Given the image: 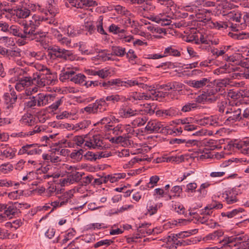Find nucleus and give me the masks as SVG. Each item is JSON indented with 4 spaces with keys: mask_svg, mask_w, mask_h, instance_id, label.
<instances>
[{
    "mask_svg": "<svg viewBox=\"0 0 249 249\" xmlns=\"http://www.w3.org/2000/svg\"><path fill=\"white\" fill-rule=\"evenodd\" d=\"M43 20V17L34 15L31 19L26 20L23 23V29L16 25H12L8 33L22 39L20 44L22 45H24L28 41L38 39V35H40L42 36H44V33L39 32L37 30L40 22Z\"/></svg>",
    "mask_w": 249,
    "mask_h": 249,
    "instance_id": "obj_1",
    "label": "nucleus"
},
{
    "mask_svg": "<svg viewBox=\"0 0 249 249\" xmlns=\"http://www.w3.org/2000/svg\"><path fill=\"white\" fill-rule=\"evenodd\" d=\"M145 130L149 133H160L164 135L171 134L173 131L167 126H164L160 122L152 120L148 122Z\"/></svg>",
    "mask_w": 249,
    "mask_h": 249,
    "instance_id": "obj_2",
    "label": "nucleus"
},
{
    "mask_svg": "<svg viewBox=\"0 0 249 249\" xmlns=\"http://www.w3.org/2000/svg\"><path fill=\"white\" fill-rule=\"evenodd\" d=\"M43 72L44 73L40 74L38 78H36V80H32V84L36 85L38 87L53 85L56 78L55 75L51 73L50 69Z\"/></svg>",
    "mask_w": 249,
    "mask_h": 249,
    "instance_id": "obj_3",
    "label": "nucleus"
},
{
    "mask_svg": "<svg viewBox=\"0 0 249 249\" xmlns=\"http://www.w3.org/2000/svg\"><path fill=\"white\" fill-rule=\"evenodd\" d=\"M227 115V118L226 122L234 123L237 121L243 120L242 110L237 107H228L226 111Z\"/></svg>",
    "mask_w": 249,
    "mask_h": 249,
    "instance_id": "obj_4",
    "label": "nucleus"
},
{
    "mask_svg": "<svg viewBox=\"0 0 249 249\" xmlns=\"http://www.w3.org/2000/svg\"><path fill=\"white\" fill-rule=\"evenodd\" d=\"M139 114V111L131 107L130 106L124 104L118 109V115L119 118L128 119L136 116Z\"/></svg>",
    "mask_w": 249,
    "mask_h": 249,
    "instance_id": "obj_5",
    "label": "nucleus"
},
{
    "mask_svg": "<svg viewBox=\"0 0 249 249\" xmlns=\"http://www.w3.org/2000/svg\"><path fill=\"white\" fill-rule=\"evenodd\" d=\"M241 14L238 11H233L228 13L227 14V18L229 20V23L230 25V28H231V30L232 31L236 32L239 30H234L233 27L235 26V25L238 24H242L243 19L241 18Z\"/></svg>",
    "mask_w": 249,
    "mask_h": 249,
    "instance_id": "obj_6",
    "label": "nucleus"
},
{
    "mask_svg": "<svg viewBox=\"0 0 249 249\" xmlns=\"http://www.w3.org/2000/svg\"><path fill=\"white\" fill-rule=\"evenodd\" d=\"M42 151L36 143L23 145L18 152V155L27 154L28 155H39Z\"/></svg>",
    "mask_w": 249,
    "mask_h": 249,
    "instance_id": "obj_7",
    "label": "nucleus"
},
{
    "mask_svg": "<svg viewBox=\"0 0 249 249\" xmlns=\"http://www.w3.org/2000/svg\"><path fill=\"white\" fill-rule=\"evenodd\" d=\"M84 146L94 149L102 148L104 147L102 138L99 135H94L89 141H86Z\"/></svg>",
    "mask_w": 249,
    "mask_h": 249,
    "instance_id": "obj_8",
    "label": "nucleus"
},
{
    "mask_svg": "<svg viewBox=\"0 0 249 249\" xmlns=\"http://www.w3.org/2000/svg\"><path fill=\"white\" fill-rule=\"evenodd\" d=\"M237 193L235 190L229 188L222 194V197L228 204H231L237 202Z\"/></svg>",
    "mask_w": 249,
    "mask_h": 249,
    "instance_id": "obj_9",
    "label": "nucleus"
},
{
    "mask_svg": "<svg viewBox=\"0 0 249 249\" xmlns=\"http://www.w3.org/2000/svg\"><path fill=\"white\" fill-rule=\"evenodd\" d=\"M12 6L14 14L18 18H25L30 15V10L24 7L22 3L16 6L13 5Z\"/></svg>",
    "mask_w": 249,
    "mask_h": 249,
    "instance_id": "obj_10",
    "label": "nucleus"
},
{
    "mask_svg": "<svg viewBox=\"0 0 249 249\" xmlns=\"http://www.w3.org/2000/svg\"><path fill=\"white\" fill-rule=\"evenodd\" d=\"M37 101V106L43 107L53 101L54 97L51 94H47L42 93L37 94L35 96Z\"/></svg>",
    "mask_w": 249,
    "mask_h": 249,
    "instance_id": "obj_11",
    "label": "nucleus"
},
{
    "mask_svg": "<svg viewBox=\"0 0 249 249\" xmlns=\"http://www.w3.org/2000/svg\"><path fill=\"white\" fill-rule=\"evenodd\" d=\"M57 58H60L65 60L73 61L76 59V56L69 50L62 49L58 46Z\"/></svg>",
    "mask_w": 249,
    "mask_h": 249,
    "instance_id": "obj_12",
    "label": "nucleus"
},
{
    "mask_svg": "<svg viewBox=\"0 0 249 249\" xmlns=\"http://www.w3.org/2000/svg\"><path fill=\"white\" fill-rule=\"evenodd\" d=\"M176 234H171V235L168 236L167 238L165 239L167 248L170 249H175L177 248L178 246H182L181 239L178 240Z\"/></svg>",
    "mask_w": 249,
    "mask_h": 249,
    "instance_id": "obj_13",
    "label": "nucleus"
},
{
    "mask_svg": "<svg viewBox=\"0 0 249 249\" xmlns=\"http://www.w3.org/2000/svg\"><path fill=\"white\" fill-rule=\"evenodd\" d=\"M182 86V84L174 81L168 83L166 84L159 85V87L157 88V89H163L164 90H173L174 91H180L181 90Z\"/></svg>",
    "mask_w": 249,
    "mask_h": 249,
    "instance_id": "obj_14",
    "label": "nucleus"
},
{
    "mask_svg": "<svg viewBox=\"0 0 249 249\" xmlns=\"http://www.w3.org/2000/svg\"><path fill=\"white\" fill-rule=\"evenodd\" d=\"M210 84V79L207 78H202L199 80H190L189 82L190 86L196 89H200L206 85L208 86Z\"/></svg>",
    "mask_w": 249,
    "mask_h": 249,
    "instance_id": "obj_15",
    "label": "nucleus"
},
{
    "mask_svg": "<svg viewBox=\"0 0 249 249\" xmlns=\"http://www.w3.org/2000/svg\"><path fill=\"white\" fill-rule=\"evenodd\" d=\"M224 234L222 230H218L209 233L203 238V241L205 242H211V241H216Z\"/></svg>",
    "mask_w": 249,
    "mask_h": 249,
    "instance_id": "obj_16",
    "label": "nucleus"
},
{
    "mask_svg": "<svg viewBox=\"0 0 249 249\" xmlns=\"http://www.w3.org/2000/svg\"><path fill=\"white\" fill-rule=\"evenodd\" d=\"M72 170L67 174L68 179L70 180V183H73L74 182H78L84 173L77 172L75 169H73L72 166L70 167Z\"/></svg>",
    "mask_w": 249,
    "mask_h": 249,
    "instance_id": "obj_17",
    "label": "nucleus"
},
{
    "mask_svg": "<svg viewBox=\"0 0 249 249\" xmlns=\"http://www.w3.org/2000/svg\"><path fill=\"white\" fill-rule=\"evenodd\" d=\"M96 114L104 112L107 110L108 104L104 98L96 100L94 103Z\"/></svg>",
    "mask_w": 249,
    "mask_h": 249,
    "instance_id": "obj_18",
    "label": "nucleus"
},
{
    "mask_svg": "<svg viewBox=\"0 0 249 249\" xmlns=\"http://www.w3.org/2000/svg\"><path fill=\"white\" fill-rule=\"evenodd\" d=\"M32 84L31 76H25L21 78L15 85V89L19 91L24 89L25 86H29Z\"/></svg>",
    "mask_w": 249,
    "mask_h": 249,
    "instance_id": "obj_19",
    "label": "nucleus"
},
{
    "mask_svg": "<svg viewBox=\"0 0 249 249\" xmlns=\"http://www.w3.org/2000/svg\"><path fill=\"white\" fill-rule=\"evenodd\" d=\"M151 96L146 93H139L137 92H133L130 96L128 100L134 102L136 100H149L151 99Z\"/></svg>",
    "mask_w": 249,
    "mask_h": 249,
    "instance_id": "obj_20",
    "label": "nucleus"
},
{
    "mask_svg": "<svg viewBox=\"0 0 249 249\" xmlns=\"http://www.w3.org/2000/svg\"><path fill=\"white\" fill-rule=\"evenodd\" d=\"M234 146L244 154H249V141H240L234 144Z\"/></svg>",
    "mask_w": 249,
    "mask_h": 249,
    "instance_id": "obj_21",
    "label": "nucleus"
},
{
    "mask_svg": "<svg viewBox=\"0 0 249 249\" xmlns=\"http://www.w3.org/2000/svg\"><path fill=\"white\" fill-rule=\"evenodd\" d=\"M198 124L202 125L215 126L218 124V122L216 119L213 118V116H210L199 120Z\"/></svg>",
    "mask_w": 249,
    "mask_h": 249,
    "instance_id": "obj_22",
    "label": "nucleus"
},
{
    "mask_svg": "<svg viewBox=\"0 0 249 249\" xmlns=\"http://www.w3.org/2000/svg\"><path fill=\"white\" fill-rule=\"evenodd\" d=\"M22 204L18 203H15L14 205L7 206L6 209L5 210L4 214L7 216H10L11 215H14L17 213L18 208H21Z\"/></svg>",
    "mask_w": 249,
    "mask_h": 249,
    "instance_id": "obj_23",
    "label": "nucleus"
},
{
    "mask_svg": "<svg viewBox=\"0 0 249 249\" xmlns=\"http://www.w3.org/2000/svg\"><path fill=\"white\" fill-rule=\"evenodd\" d=\"M148 121V118L145 116L137 117L133 120L131 124L134 127H140L143 125Z\"/></svg>",
    "mask_w": 249,
    "mask_h": 249,
    "instance_id": "obj_24",
    "label": "nucleus"
},
{
    "mask_svg": "<svg viewBox=\"0 0 249 249\" xmlns=\"http://www.w3.org/2000/svg\"><path fill=\"white\" fill-rule=\"evenodd\" d=\"M212 27L217 30H224L230 27L229 23L223 21H213L211 22Z\"/></svg>",
    "mask_w": 249,
    "mask_h": 249,
    "instance_id": "obj_25",
    "label": "nucleus"
},
{
    "mask_svg": "<svg viewBox=\"0 0 249 249\" xmlns=\"http://www.w3.org/2000/svg\"><path fill=\"white\" fill-rule=\"evenodd\" d=\"M73 195L71 191L64 193L63 195L58 196V200L60 201V205H66L69 201H71Z\"/></svg>",
    "mask_w": 249,
    "mask_h": 249,
    "instance_id": "obj_26",
    "label": "nucleus"
},
{
    "mask_svg": "<svg viewBox=\"0 0 249 249\" xmlns=\"http://www.w3.org/2000/svg\"><path fill=\"white\" fill-rule=\"evenodd\" d=\"M86 76L81 73L76 74L71 78V81L73 82L75 84H78L83 85H87V82H86Z\"/></svg>",
    "mask_w": 249,
    "mask_h": 249,
    "instance_id": "obj_27",
    "label": "nucleus"
},
{
    "mask_svg": "<svg viewBox=\"0 0 249 249\" xmlns=\"http://www.w3.org/2000/svg\"><path fill=\"white\" fill-rule=\"evenodd\" d=\"M244 211V209L241 208L238 209H235L231 211L227 212H223L221 213V215L223 217H227L229 218H231L235 216L238 215L240 213H242Z\"/></svg>",
    "mask_w": 249,
    "mask_h": 249,
    "instance_id": "obj_28",
    "label": "nucleus"
},
{
    "mask_svg": "<svg viewBox=\"0 0 249 249\" xmlns=\"http://www.w3.org/2000/svg\"><path fill=\"white\" fill-rule=\"evenodd\" d=\"M140 81L139 78L136 80H128L127 81H123L120 79L119 87H124L125 88H129L135 85H139Z\"/></svg>",
    "mask_w": 249,
    "mask_h": 249,
    "instance_id": "obj_29",
    "label": "nucleus"
},
{
    "mask_svg": "<svg viewBox=\"0 0 249 249\" xmlns=\"http://www.w3.org/2000/svg\"><path fill=\"white\" fill-rule=\"evenodd\" d=\"M164 56L172 55L174 56H179L180 52L175 48V46H171L165 48L164 52Z\"/></svg>",
    "mask_w": 249,
    "mask_h": 249,
    "instance_id": "obj_30",
    "label": "nucleus"
},
{
    "mask_svg": "<svg viewBox=\"0 0 249 249\" xmlns=\"http://www.w3.org/2000/svg\"><path fill=\"white\" fill-rule=\"evenodd\" d=\"M75 74V72L71 70H64L61 71V73L60 75V81L63 82L66 79H70L71 80V78Z\"/></svg>",
    "mask_w": 249,
    "mask_h": 249,
    "instance_id": "obj_31",
    "label": "nucleus"
},
{
    "mask_svg": "<svg viewBox=\"0 0 249 249\" xmlns=\"http://www.w3.org/2000/svg\"><path fill=\"white\" fill-rule=\"evenodd\" d=\"M35 66L37 71L34 73L33 76H31L32 80H36V78H38V76L40 75V74L44 73V71L49 69L46 66L40 64H36Z\"/></svg>",
    "mask_w": 249,
    "mask_h": 249,
    "instance_id": "obj_32",
    "label": "nucleus"
},
{
    "mask_svg": "<svg viewBox=\"0 0 249 249\" xmlns=\"http://www.w3.org/2000/svg\"><path fill=\"white\" fill-rule=\"evenodd\" d=\"M21 121L23 124L28 126H32L35 124V118L30 114L23 116Z\"/></svg>",
    "mask_w": 249,
    "mask_h": 249,
    "instance_id": "obj_33",
    "label": "nucleus"
},
{
    "mask_svg": "<svg viewBox=\"0 0 249 249\" xmlns=\"http://www.w3.org/2000/svg\"><path fill=\"white\" fill-rule=\"evenodd\" d=\"M126 53L124 48L120 46H113L111 48V54L122 57Z\"/></svg>",
    "mask_w": 249,
    "mask_h": 249,
    "instance_id": "obj_34",
    "label": "nucleus"
},
{
    "mask_svg": "<svg viewBox=\"0 0 249 249\" xmlns=\"http://www.w3.org/2000/svg\"><path fill=\"white\" fill-rule=\"evenodd\" d=\"M246 26L249 27V13H247L245 15L243 18L242 24L235 25V26L233 27L234 30H242L244 29Z\"/></svg>",
    "mask_w": 249,
    "mask_h": 249,
    "instance_id": "obj_35",
    "label": "nucleus"
},
{
    "mask_svg": "<svg viewBox=\"0 0 249 249\" xmlns=\"http://www.w3.org/2000/svg\"><path fill=\"white\" fill-rule=\"evenodd\" d=\"M120 78L111 79L107 82L102 83V87H104L106 89L111 88L112 86L119 87Z\"/></svg>",
    "mask_w": 249,
    "mask_h": 249,
    "instance_id": "obj_36",
    "label": "nucleus"
},
{
    "mask_svg": "<svg viewBox=\"0 0 249 249\" xmlns=\"http://www.w3.org/2000/svg\"><path fill=\"white\" fill-rule=\"evenodd\" d=\"M57 46H50L48 49V55L51 59L57 58Z\"/></svg>",
    "mask_w": 249,
    "mask_h": 249,
    "instance_id": "obj_37",
    "label": "nucleus"
},
{
    "mask_svg": "<svg viewBox=\"0 0 249 249\" xmlns=\"http://www.w3.org/2000/svg\"><path fill=\"white\" fill-rule=\"evenodd\" d=\"M197 107L196 103L188 102L182 106L181 111L183 112H188L197 109Z\"/></svg>",
    "mask_w": 249,
    "mask_h": 249,
    "instance_id": "obj_38",
    "label": "nucleus"
},
{
    "mask_svg": "<svg viewBox=\"0 0 249 249\" xmlns=\"http://www.w3.org/2000/svg\"><path fill=\"white\" fill-rule=\"evenodd\" d=\"M196 102L198 103H204L205 102H207L209 103H212L215 102V99L213 98H208L207 96L203 92L202 94L198 96L196 98Z\"/></svg>",
    "mask_w": 249,
    "mask_h": 249,
    "instance_id": "obj_39",
    "label": "nucleus"
},
{
    "mask_svg": "<svg viewBox=\"0 0 249 249\" xmlns=\"http://www.w3.org/2000/svg\"><path fill=\"white\" fill-rule=\"evenodd\" d=\"M95 28L97 31L100 34L107 35V33L103 28V18L102 16L99 17L97 21L95 22Z\"/></svg>",
    "mask_w": 249,
    "mask_h": 249,
    "instance_id": "obj_40",
    "label": "nucleus"
},
{
    "mask_svg": "<svg viewBox=\"0 0 249 249\" xmlns=\"http://www.w3.org/2000/svg\"><path fill=\"white\" fill-rule=\"evenodd\" d=\"M125 176L126 175L125 173H117L112 175H108L107 178L110 182L113 183L118 181L120 179L124 178Z\"/></svg>",
    "mask_w": 249,
    "mask_h": 249,
    "instance_id": "obj_41",
    "label": "nucleus"
},
{
    "mask_svg": "<svg viewBox=\"0 0 249 249\" xmlns=\"http://www.w3.org/2000/svg\"><path fill=\"white\" fill-rule=\"evenodd\" d=\"M85 30L90 35L94 34L96 31L95 22L89 21L85 23Z\"/></svg>",
    "mask_w": 249,
    "mask_h": 249,
    "instance_id": "obj_42",
    "label": "nucleus"
},
{
    "mask_svg": "<svg viewBox=\"0 0 249 249\" xmlns=\"http://www.w3.org/2000/svg\"><path fill=\"white\" fill-rule=\"evenodd\" d=\"M83 154L84 150L82 149L78 150H74L71 153V157L77 161H79L82 159Z\"/></svg>",
    "mask_w": 249,
    "mask_h": 249,
    "instance_id": "obj_43",
    "label": "nucleus"
},
{
    "mask_svg": "<svg viewBox=\"0 0 249 249\" xmlns=\"http://www.w3.org/2000/svg\"><path fill=\"white\" fill-rule=\"evenodd\" d=\"M16 150L10 147H7L6 149L1 152V155L4 156L5 158L12 159L15 155Z\"/></svg>",
    "mask_w": 249,
    "mask_h": 249,
    "instance_id": "obj_44",
    "label": "nucleus"
},
{
    "mask_svg": "<svg viewBox=\"0 0 249 249\" xmlns=\"http://www.w3.org/2000/svg\"><path fill=\"white\" fill-rule=\"evenodd\" d=\"M166 159L167 162H175L176 163H179L184 161V158L183 155L178 156H172L167 157Z\"/></svg>",
    "mask_w": 249,
    "mask_h": 249,
    "instance_id": "obj_45",
    "label": "nucleus"
},
{
    "mask_svg": "<svg viewBox=\"0 0 249 249\" xmlns=\"http://www.w3.org/2000/svg\"><path fill=\"white\" fill-rule=\"evenodd\" d=\"M72 6L77 8H84L85 0H67Z\"/></svg>",
    "mask_w": 249,
    "mask_h": 249,
    "instance_id": "obj_46",
    "label": "nucleus"
},
{
    "mask_svg": "<svg viewBox=\"0 0 249 249\" xmlns=\"http://www.w3.org/2000/svg\"><path fill=\"white\" fill-rule=\"evenodd\" d=\"M173 208L174 209L175 211L179 214H182L185 216L186 215L187 213L185 212V209L183 205L180 204L179 203H177L173 205Z\"/></svg>",
    "mask_w": 249,
    "mask_h": 249,
    "instance_id": "obj_47",
    "label": "nucleus"
},
{
    "mask_svg": "<svg viewBox=\"0 0 249 249\" xmlns=\"http://www.w3.org/2000/svg\"><path fill=\"white\" fill-rule=\"evenodd\" d=\"M217 90L215 89H208L206 91H204V93L207 96L208 98H214L215 99V102L218 99V96H220L219 95H215L216 94Z\"/></svg>",
    "mask_w": 249,
    "mask_h": 249,
    "instance_id": "obj_48",
    "label": "nucleus"
},
{
    "mask_svg": "<svg viewBox=\"0 0 249 249\" xmlns=\"http://www.w3.org/2000/svg\"><path fill=\"white\" fill-rule=\"evenodd\" d=\"M109 32L112 33L114 34H117L119 33H124L125 31L124 29H121L118 26L114 24L110 25L108 28Z\"/></svg>",
    "mask_w": 249,
    "mask_h": 249,
    "instance_id": "obj_49",
    "label": "nucleus"
},
{
    "mask_svg": "<svg viewBox=\"0 0 249 249\" xmlns=\"http://www.w3.org/2000/svg\"><path fill=\"white\" fill-rule=\"evenodd\" d=\"M123 124H118L112 129V134L115 136L121 135L123 134Z\"/></svg>",
    "mask_w": 249,
    "mask_h": 249,
    "instance_id": "obj_50",
    "label": "nucleus"
},
{
    "mask_svg": "<svg viewBox=\"0 0 249 249\" xmlns=\"http://www.w3.org/2000/svg\"><path fill=\"white\" fill-rule=\"evenodd\" d=\"M162 205L161 203L155 205H150L147 208L148 212L150 215L157 213L158 209L160 208Z\"/></svg>",
    "mask_w": 249,
    "mask_h": 249,
    "instance_id": "obj_51",
    "label": "nucleus"
},
{
    "mask_svg": "<svg viewBox=\"0 0 249 249\" xmlns=\"http://www.w3.org/2000/svg\"><path fill=\"white\" fill-rule=\"evenodd\" d=\"M13 168V165L9 163L2 164L0 165V172L4 174H6L8 172L12 171Z\"/></svg>",
    "mask_w": 249,
    "mask_h": 249,
    "instance_id": "obj_52",
    "label": "nucleus"
},
{
    "mask_svg": "<svg viewBox=\"0 0 249 249\" xmlns=\"http://www.w3.org/2000/svg\"><path fill=\"white\" fill-rule=\"evenodd\" d=\"M126 55L130 62L132 64L136 63L135 59L137 58V56L133 50L131 49L129 50V51L126 53Z\"/></svg>",
    "mask_w": 249,
    "mask_h": 249,
    "instance_id": "obj_53",
    "label": "nucleus"
},
{
    "mask_svg": "<svg viewBox=\"0 0 249 249\" xmlns=\"http://www.w3.org/2000/svg\"><path fill=\"white\" fill-rule=\"evenodd\" d=\"M113 241L111 240L105 239L100 240L94 245L95 248H97L101 246H105L106 247L109 246Z\"/></svg>",
    "mask_w": 249,
    "mask_h": 249,
    "instance_id": "obj_54",
    "label": "nucleus"
},
{
    "mask_svg": "<svg viewBox=\"0 0 249 249\" xmlns=\"http://www.w3.org/2000/svg\"><path fill=\"white\" fill-rule=\"evenodd\" d=\"M160 178L158 176H153L150 178L149 182L147 183V186L150 188H153L156 185L157 182L159 180Z\"/></svg>",
    "mask_w": 249,
    "mask_h": 249,
    "instance_id": "obj_55",
    "label": "nucleus"
},
{
    "mask_svg": "<svg viewBox=\"0 0 249 249\" xmlns=\"http://www.w3.org/2000/svg\"><path fill=\"white\" fill-rule=\"evenodd\" d=\"M25 107L27 108H33L37 106V101L35 98V96H33L30 98V100L25 103Z\"/></svg>",
    "mask_w": 249,
    "mask_h": 249,
    "instance_id": "obj_56",
    "label": "nucleus"
},
{
    "mask_svg": "<svg viewBox=\"0 0 249 249\" xmlns=\"http://www.w3.org/2000/svg\"><path fill=\"white\" fill-rule=\"evenodd\" d=\"M161 21H159V24H160L161 26H167L171 24L172 21L170 19L167 18L163 15H159Z\"/></svg>",
    "mask_w": 249,
    "mask_h": 249,
    "instance_id": "obj_57",
    "label": "nucleus"
},
{
    "mask_svg": "<svg viewBox=\"0 0 249 249\" xmlns=\"http://www.w3.org/2000/svg\"><path fill=\"white\" fill-rule=\"evenodd\" d=\"M29 55L35 58L37 60H42L44 57V53L42 52H30Z\"/></svg>",
    "mask_w": 249,
    "mask_h": 249,
    "instance_id": "obj_58",
    "label": "nucleus"
},
{
    "mask_svg": "<svg viewBox=\"0 0 249 249\" xmlns=\"http://www.w3.org/2000/svg\"><path fill=\"white\" fill-rule=\"evenodd\" d=\"M228 36L233 39L239 40L244 39L246 37V35L243 33H233L229 32Z\"/></svg>",
    "mask_w": 249,
    "mask_h": 249,
    "instance_id": "obj_59",
    "label": "nucleus"
},
{
    "mask_svg": "<svg viewBox=\"0 0 249 249\" xmlns=\"http://www.w3.org/2000/svg\"><path fill=\"white\" fill-rule=\"evenodd\" d=\"M110 74V72L109 70L107 68L97 71V75H98L102 78H105L107 77Z\"/></svg>",
    "mask_w": 249,
    "mask_h": 249,
    "instance_id": "obj_60",
    "label": "nucleus"
},
{
    "mask_svg": "<svg viewBox=\"0 0 249 249\" xmlns=\"http://www.w3.org/2000/svg\"><path fill=\"white\" fill-rule=\"evenodd\" d=\"M105 100H106V102L111 101L112 103H115L120 101L121 100V98L118 94H112L106 97Z\"/></svg>",
    "mask_w": 249,
    "mask_h": 249,
    "instance_id": "obj_61",
    "label": "nucleus"
},
{
    "mask_svg": "<svg viewBox=\"0 0 249 249\" xmlns=\"http://www.w3.org/2000/svg\"><path fill=\"white\" fill-rule=\"evenodd\" d=\"M155 8L151 3H146L141 6L140 9L145 11L150 12L153 11Z\"/></svg>",
    "mask_w": 249,
    "mask_h": 249,
    "instance_id": "obj_62",
    "label": "nucleus"
},
{
    "mask_svg": "<svg viewBox=\"0 0 249 249\" xmlns=\"http://www.w3.org/2000/svg\"><path fill=\"white\" fill-rule=\"evenodd\" d=\"M73 141L75 143L80 146H82V144L86 142L84 138L81 136H75L73 138Z\"/></svg>",
    "mask_w": 249,
    "mask_h": 249,
    "instance_id": "obj_63",
    "label": "nucleus"
},
{
    "mask_svg": "<svg viewBox=\"0 0 249 249\" xmlns=\"http://www.w3.org/2000/svg\"><path fill=\"white\" fill-rule=\"evenodd\" d=\"M63 97L57 99L54 103L49 106V108L53 110H56L58 107L62 104Z\"/></svg>",
    "mask_w": 249,
    "mask_h": 249,
    "instance_id": "obj_64",
    "label": "nucleus"
}]
</instances>
